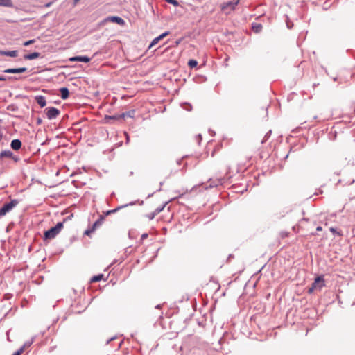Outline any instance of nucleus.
<instances>
[{
	"label": "nucleus",
	"mask_w": 355,
	"mask_h": 355,
	"mask_svg": "<svg viewBox=\"0 0 355 355\" xmlns=\"http://www.w3.org/2000/svg\"><path fill=\"white\" fill-rule=\"evenodd\" d=\"M63 227V223H58L57 225L44 232V239H54Z\"/></svg>",
	"instance_id": "f257e3e1"
},
{
	"label": "nucleus",
	"mask_w": 355,
	"mask_h": 355,
	"mask_svg": "<svg viewBox=\"0 0 355 355\" xmlns=\"http://www.w3.org/2000/svg\"><path fill=\"white\" fill-rule=\"evenodd\" d=\"M19 203L18 200L14 199L8 202L4 203L3 207L0 208V217L5 216L7 213L10 211Z\"/></svg>",
	"instance_id": "f03ea898"
},
{
	"label": "nucleus",
	"mask_w": 355,
	"mask_h": 355,
	"mask_svg": "<svg viewBox=\"0 0 355 355\" xmlns=\"http://www.w3.org/2000/svg\"><path fill=\"white\" fill-rule=\"evenodd\" d=\"M324 286V281L322 277H318L313 282L311 287L309 288L308 293H311L313 291L318 289L320 290Z\"/></svg>",
	"instance_id": "7ed1b4c3"
},
{
	"label": "nucleus",
	"mask_w": 355,
	"mask_h": 355,
	"mask_svg": "<svg viewBox=\"0 0 355 355\" xmlns=\"http://www.w3.org/2000/svg\"><path fill=\"white\" fill-rule=\"evenodd\" d=\"M46 114L49 120L55 119L60 114V111L53 107H49L45 109Z\"/></svg>",
	"instance_id": "20e7f679"
},
{
	"label": "nucleus",
	"mask_w": 355,
	"mask_h": 355,
	"mask_svg": "<svg viewBox=\"0 0 355 355\" xmlns=\"http://www.w3.org/2000/svg\"><path fill=\"white\" fill-rule=\"evenodd\" d=\"M230 177H224V178H216V179H209V186H207L205 187V189H208V188H213V187H218V185H222L225 183L226 179H229Z\"/></svg>",
	"instance_id": "39448f33"
},
{
	"label": "nucleus",
	"mask_w": 355,
	"mask_h": 355,
	"mask_svg": "<svg viewBox=\"0 0 355 355\" xmlns=\"http://www.w3.org/2000/svg\"><path fill=\"white\" fill-rule=\"evenodd\" d=\"M239 2V0H232L228 2H226L223 5L222 9L227 12L234 10L236 6L238 5Z\"/></svg>",
	"instance_id": "423d86ee"
},
{
	"label": "nucleus",
	"mask_w": 355,
	"mask_h": 355,
	"mask_svg": "<svg viewBox=\"0 0 355 355\" xmlns=\"http://www.w3.org/2000/svg\"><path fill=\"white\" fill-rule=\"evenodd\" d=\"M27 71V68L26 67H20V68H10L5 69L3 71L4 73H21Z\"/></svg>",
	"instance_id": "0eeeda50"
},
{
	"label": "nucleus",
	"mask_w": 355,
	"mask_h": 355,
	"mask_svg": "<svg viewBox=\"0 0 355 355\" xmlns=\"http://www.w3.org/2000/svg\"><path fill=\"white\" fill-rule=\"evenodd\" d=\"M169 33L168 31H166L162 34H161L160 35H159L158 37L154 38L153 40V41L151 42V43L150 44L149 46H148V49H150L152 48L153 46L156 45L161 40H162L163 38H164L166 35H168Z\"/></svg>",
	"instance_id": "6e6552de"
},
{
	"label": "nucleus",
	"mask_w": 355,
	"mask_h": 355,
	"mask_svg": "<svg viewBox=\"0 0 355 355\" xmlns=\"http://www.w3.org/2000/svg\"><path fill=\"white\" fill-rule=\"evenodd\" d=\"M69 60L71 62H83L87 63L90 61L91 58L87 56H75L70 58Z\"/></svg>",
	"instance_id": "1a4fd4ad"
},
{
	"label": "nucleus",
	"mask_w": 355,
	"mask_h": 355,
	"mask_svg": "<svg viewBox=\"0 0 355 355\" xmlns=\"http://www.w3.org/2000/svg\"><path fill=\"white\" fill-rule=\"evenodd\" d=\"M0 55H6L12 58H15L18 55V51H3L0 50Z\"/></svg>",
	"instance_id": "9d476101"
},
{
	"label": "nucleus",
	"mask_w": 355,
	"mask_h": 355,
	"mask_svg": "<svg viewBox=\"0 0 355 355\" xmlns=\"http://www.w3.org/2000/svg\"><path fill=\"white\" fill-rule=\"evenodd\" d=\"M101 22H124L123 19L119 17H107L105 19H103V20L101 21Z\"/></svg>",
	"instance_id": "9b49d317"
},
{
	"label": "nucleus",
	"mask_w": 355,
	"mask_h": 355,
	"mask_svg": "<svg viewBox=\"0 0 355 355\" xmlns=\"http://www.w3.org/2000/svg\"><path fill=\"white\" fill-rule=\"evenodd\" d=\"M10 146L13 150H18L21 147V141L18 139H13L11 141Z\"/></svg>",
	"instance_id": "f8f14e48"
},
{
	"label": "nucleus",
	"mask_w": 355,
	"mask_h": 355,
	"mask_svg": "<svg viewBox=\"0 0 355 355\" xmlns=\"http://www.w3.org/2000/svg\"><path fill=\"white\" fill-rule=\"evenodd\" d=\"M40 56V53L38 52H34L29 54H26L24 55V58L26 60H32L36 59Z\"/></svg>",
	"instance_id": "ddd939ff"
},
{
	"label": "nucleus",
	"mask_w": 355,
	"mask_h": 355,
	"mask_svg": "<svg viewBox=\"0 0 355 355\" xmlns=\"http://www.w3.org/2000/svg\"><path fill=\"white\" fill-rule=\"evenodd\" d=\"M135 205V202H131L129 204H126V205H123V206H119V207H116V208H115L114 209L109 210V211H106L105 215L108 216V215H110L111 214H114V213L116 212L117 211H119V209H122L123 207H127L128 205Z\"/></svg>",
	"instance_id": "4468645a"
},
{
	"label": "nucleus",
	"mask_w": 355,
	"mask_h": 355,
	"mask_svg": "<svg viewBox=\"0 0 355 355\" xmlns=\"http://www.w3.org/2000/svg\"><path fill=\"white\" fill-rule=\"evenodd\" d=\"M35 100L41 107H44L46 105V98L43 96H37Z\"/></svg>",
	"instance_id": "2eb2a0df"
},
{
	"label": "nucleus",
	"mask_w": 355,
	"mask_h": 355,
	"mask_svg": "<svg viewBox=\"0 0 355 355\" xmlns=\"http://www.w3.org/2000/svg\"><path fill=\"white\" fill-rule=\"evenodd\" d=\"M60 96L62 99L68 98L69 96V89L67 87H62L60 89Z\"/></svg>",
	"instance_id": "dca6fc26"
},
{
	"label": "nucleus",
	"mask_w": 355,
	"mask_h": 355,
	"mask_svg": "<svg viewBox=\"0 0 355 355\" xmlns=\"http://www.w3.org/2000/svg\"><path fill=\"white\" fill-rule=\"evenodd\" d=\"M12 155H13L12 152L11 150H3L0 153V159L3 158V157L12 158Z\"/></svg>",
	"instance_id": "f3484780"
},
{
	"label": "nucleus",
	"mask_w": 355,
	"mask_h": 355,
	"mask_svg": "<svg viewBox=\"0 0 355 355\" xmlns=\"http://www.w3.org/2000/svg\"><path fill=\"white\" fill-rule=\"evenodd\" d=\"M135 114V110H131L128 112L122 113L121 116H122L123 119H125V117L132 118V117H134Z\"/></svg>",
	"instance_id": "a211bd4d"
},
{
	"label": "nucleus",
	"mask_w": 355,
	"mask_h": 355,
	"mask_svg": "<svg viewBox=\"0 0 355 355\" xmlns=\"http://www.w3.org/2000/svg\"><path fill=\"white\" fill-rule=\"evenodd\" d=\"M119 119H123L122 116H121V114H115V115H112V116H105V120H106L107 121H108V120H119Z\"/></svg>",
	"instance_id": "6ab92c4d"
},
{
	"label": "nucleus",
	"mask_w": 355,
	"mask_h": 355,
	"mask_svg": "<svg viewBox=\"0 0 355 355\" xmlns=\"http://www.w3.org/2000/svg\"><path fill=\"white\" fill-rule=\"evenodd\" d=\"M105 218L103 216H101L100 218L98 219L92 225L93 230H95L98 227L101 226L102 223H103Z\"/></svg>",
	"instance_id": "aec40b11"
},
{
	"label": "nucleus",
	"mask_w": 355,
	"mask_h": 355,
	"mask_svg": "<svg viewBox=\"0 0 355 355\" xmlns=\"http://www.w3.org/2000/svg\"><path fill=\"white\" fill-rule=\"evenodd\" d=\"M252 28L254 33H258L262 30V25L261 24H252Z\"/></svg>",
	"instance_id": "412c9836"
},
{
	"label": "nucleus",
	"mask_w": 355,
	"mask_h": 355,
	"mask_svg": "<svg viewBox=\"0 0 355 355\" xmlns=\"http://www.w3.org/2000/svg\"><path fill=\"white\" fill-rule=\"evenodd\" d=\"M0 6L5 7H11L12 3L11 0H0Z\"/></svg>",
	"instance_id": "4be33fe9"
},
{
	"label": "nucleus",
	"mask_w": 355,
	"mask_h": 355,
	"mask_svg": "<svg viewBox=\"0 0 355 355\" xmlns=\"http://www.w3.org/2000/svg\"><path fill=\"white\" fill-rule=\"evenodd\" d=\"M103 278V274H99V275H95V276H94V277L91 279V282H99V281H101Z\"/></svg>",
	"instance_id": "5701e85b"
},
{
	"label": "nucleus",
	"mask_w": 355,
	"mask_h": 355,
	"mask_svg": "<svg viewBox=\"0 0 355 355\" xmlns=\"http://www.w3.org/2000/svg\"><path fill=\"white\" fill-rule=\"evenodd\" d=\"M29 345H30V344H28V345L25 344L20 349H19L17 352H15L13 355H21L24 352L26 346H29Z\"/></svg>",
	"instance_id": "b1692460"
},
{
	"label": "nucleus",
	"mask_w": 355,
	"mask_h": 355,
	"mask_svg": "<svg viewBox=\"0 0 355 355\" xmlns=\"http://www.w3.org/2000/svg\"><path fill=\"white\" fill-rule=\"evenodd\" d=\"M188 65L191 68L196 67L198 65V62L196 60H189L188 62Z\"/></svg>",
	"instance_id": "393cba45"
},
{
	"label": "nucleus",
	"mask_w": 355,
	"mask_h": 355,
	"mask_svg": "<svg viewBox=\"0 0 355 355\" xmlns=\"http://www.w3.org/2000/svg\"><path fill=\"white\" fill-rule=\"evenodd\" d=\"M329 230H330V232H332L334 234H338V235H339V236H340V235H341V233H340V232H338V231H337V230H336V228H335V227H330V228H329Z\"/></svg>",
	"instance_id": "a878e982"
},
{
	"label": "nucleus",
	"mask_w": 355,
	"mask_h": 355,
	"mask_svg": "<svg viewBox=\"0 0 355 355\" xmlns=\"http://www.w3.org/2000/svg\"><path fill=\"white\" fill-rule=\"evenodd\" d=\"M166 2L175 6H178L179 5V3L178 1L176 0H165Z\"/></svg>",
	"instance_id": "bb28decb"
},
{
	"label": "nucleus",
	"mask_w": 355,
	"mask_h": 355,
	"mask_svg": "<svg viewBox=\"0 0 355 355\" xmlns=\"http://www.w3.org/2000/svg\"><path fill=\"white\" fill-rule=\"evenodd\" d=\"M270 134H271L270 130L266 134L264 139L261 141L262 144L264 143L268 139V137L270 136Z\"/></svg>",
	"instance_id": "cd10ccee"
},
{
	"label": "nucleus",
	"mask_w": 355,
	"mask_h": 355,
	"mask_svg": "<svg viewBox=\"0 0 355 355\" xmlns=\"http://www.w3.org/2000/svg\"><path fill=\"white\" fill-rule=\"evenodd\" d=\"M35 42V40H30L28 41H26L24 43V46H28L30 44H32Z\"/></svg>",
	"instance_id": "c85d7f7f"
},
{
	"label": "nucleus",
	"mask_w": 355,
	"mask_h": 355,
	"mask_svg": "<svg viewBox=\"0 0 355 355\" xmlns=\"http://www.w3.org/2000/svg\"><path fill=\"white\" fill-rule=\"evenodd\" d=\"M155 215H156V213L153 212V213H150V214H148L147 217L148 218L149 220H153L155 218Z\"/></svg>",
	"instance_id": "c756f323"
},
{
	"label": "nucleus",
	"mask_w": 355,
	"mask_h": 355,
	"mask_svg": "<svg viewBox=\"0 0 355 355\" xmlns=\"http://www.w3.org/2000/svg\"><path fill=\"white\" fill-rule=\"evenodd\" d=\"M95 230H93V227L91 229L87 230L85 232V234L89 235L91 233H92Z\"/></svg>",
	"instance_id": "7c9ffc66"
},
{
	"label": "nucleus",
	"mask_w": 355,
	"mask_h": 355,
	"mask_svg": "<svg viewBox=\"0 0 355 355\" xmlns=\"http://www.w3.org/2000/svg\"><path fill=\"white\" fill-rule=\"evenodd\" d=\"M11 159H13L15 162H17L19 160V158L14 155H12Z\"/></svg>",
	"instance_id": "2f4dec72"
},
{
	"label": "nucleus",
	"mask_w": 355,
	"mask_h": 355,
	"mask_svg": "<svg viewBox=\"0 0 355 355\" xmlns=\"http://www.w3.org/2000/svg\"><path fill=\"white\" fill-rule=\"evenodd\" d=\"M163 210V207L162 208H157L155 212L156 213V214H157L158 213H159L160 211H162Z\"/></svg>",
	"instance_id": "473e14b6"
},
{
	"label": "nucleus",
	"mask_w": 355,
	"mask_h": 355,
	"mask_svg": "<svg viewBox=\"0 0 355 355\" xmlns=\"http://www.w3.org/2000/svg\"><path fill=\"white\" fill-rule=\"evenodd\" d=\"M286 26H287V28H288V29H291V28L293 27V24H289V23H287V24H286Z\"/></svg>",
	"instance_id": "72a5a7b5"
},
{
	"label": "nucleus",
	"mask_w": 355,
	"mask_h": 355,
	"mask_svg": "<svg viewBox=\"0 0 355 355\" xmlns=\"http://www.w3.org/2000/svg\"><path fill=\"white\" fill-rule=\"evenodd\" d=\"M147 236H148L147 234H144L141 235V239H144L147 238Z\"/></svg>",
	"instance_id": "f704fd0d"
},
{
	"label": "nucleus",
	"mask_w": 355,
	"mask_h": 355,
	"mask_svg": "<svg viewBox=\"0 0 355 355\" xmlns=\"http://www.w3.org/2000/svg\"><path fill=\"white\" fill-rule=\"evenodd\" d=\"M316 230H317V231H321V230H322V227L318 226V227L316 228Z\"/></svg>",
	"instance_id": "c9c22d12"
},
{
	"label": "nucleus",
	"mask_w": 355,
	"mask_h": 355,
	"mask_svg": "<svg viewBox=\"0 0 355 355\" xmlns=\"http://www.w3.org/2000/svg\"><path fill=\"white\" fill-rule=\"evenodd\" d=\"M0 80H6V78L3 76H0Z\"/></svg>",
	"instance_id": "e433bc0d"
},
{
	"label": "nucleus",
	"mask_w": 355,
	"mask_h": 355,
	"mask_svg": "<svg viewBox=\"0 0 355 355\" xmlns=\"http://www.w3.org/2000/svg\"><path fill=\"white\" fill-rule=\"evenodd\" d=\"M162 306V304H158V305L156 306L155 308L156 309H161Z\"/></svg>",
	"instance_id": "4c0bfd02"
},
{
	"label": "nucleus",
	"mask_w": 355,
	"mask_h": 355,
	"mask_svg": "<svg viewBox=\"0 0 355 355\" xmlns=\"http://www.w3.org/2000/svg\"><path fill=\"white\" fill-rule=\"evenodd\" d=\"M80 0H74V3H76L77 2H78Z\"/></svg>",
	"instance_id": "58836bf2"
},
{
	"label": "nucleus",
	"mask_w": 355,
	"mask_h": 355,
	"mask_svg": "<svg viewBox=\"0 0 355 355\" xmlns=\"http://www.w3.org/2000/svg\"><path fill=\"white\" fill-rule=\"evenodd\" d=\"M50 4H51V3H48V4H46V6H47V7L50 6Z\"/></svg>",
	"instance_id": "ea45409f"
},
{
	"label": "nucleus",
	"mask_w": 355,
	"mask_h": 355,
	"mask_svg": "<svg viewBox=\"0 0 355 355\" xmlns=\"http://www.w3.org/2000/svg\"><path fill=\"white\" fill-rule=\"evenodd\" d=\"M200 139H201V135H198V136Z\"/></svg>",
	"instance_id": "a19ab883"
}]
</instances>
